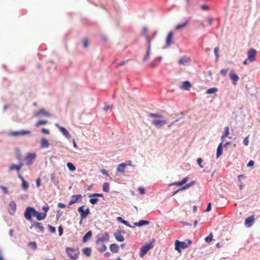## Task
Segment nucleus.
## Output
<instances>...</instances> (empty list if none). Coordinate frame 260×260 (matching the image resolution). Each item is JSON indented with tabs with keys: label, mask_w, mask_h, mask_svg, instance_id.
Returning a JSON list of instances; mask_svg holds the SVG:
<instances>
[{
	"label": "nucleus",
	"mask_w": 260,
	"mask_h": 260,
	"mask_svg": "<svg viewBox=\"0 0 260 260\" xmlns=\"http://www.w3.org/2000/svg\"><path fill=\"white\" fill-rule=\"evenodd\" d=\"M66 252L72 260H76L78 258L80 253L78 248H73L69 247L66 248Z\"/></svg>",
	"instance_id": "nucleus-1"
},
{
	"label": "nucleus",
	"mask_w": 260,
	"mask_h": 260,
	"mask_svg": "<svg viewBox=\"0 0 260 260\" xmlns=\"http://www.w3.org/2000/svg\"><path fill=\"white\" fill-rule=\"evenodd\" d=\"M36 212V210L34 207H27L24 211V216L26 220L30 222H33L32 217H35Z\"/></svg>",
	"instance_id": "nucleus-2"
},
{
	"label": "nucleus",
	"mask_w": 260,
	"mask_h": 260,
	"mask_svg": "<svg viewBox=\"0 0 260 260\" xmlns=\"http://www.w3.org/2000/svg\"><path fill=\"white\" fill-rule=\"evenodd\" d=\"M153 247V245L152 242H150L144 244L140 249L139 256L141 258L143 257L147 253V252Z\"/></svg>",
	"instance_id": "nucleus-3"
},
{
	"label": "nucleus",
	"mask_w": 260,
	"mask_h": 260,
	"mask_svg": "<svg viewBox=\"0 0 260 260\" xmlns=\"http://www.w3.org/2000/svg\"><path fill=\"white\" fill-rule=\"evenodd\" d=\"M37 155L35 153H28L26 156L24 158V160L26 161V165L27 166H31L35 158H36Z\"/></svg>",
	"instance_id": "nucleus-4"
},
{
	"label": "nucleus",
	"mask_w": 260,
	"mask_h": 260,
	"mask_svg": "<svg viewBox=\"0 0 260 260\" xmlns=\"http://www.w3.org/2000/svg\"><path fill=\"white\" fill-rule=\"evenodd\" d=\"M188 247V244L185 242L176 240L175 242V249L176 250L180 252L181 249H184Z\"/></svg>",
	"instance_id": "nucleus-5"
},
{
	"label": "nucleus",
	"mask_w": 260,
	"mask_h": 260,
	"mask_svg": "<svg viewBox=\"0 0 260 260\" xmlns=\"http://www.w3.org/2000/svg\"><path fill=\"white\" fill-rule=\"evenodd\" d=\"M96 244H98L99 242H107L109 240V235L108 233L105 232L104 234H99L96 236Z\"/></svg>",
	"instance_id": "nucleus-6"
},
{
	"label": "nucleus",
	"mask_w": 260,
	"mask_h": 260,
	"mask_svg": "<svg viewBox=\"0 0 260 260\" xmlns=\"http://www.w3.org/2000/svg\"><path fill=\"white\" fill-rule=\"evenodd\" d=\"M31 225L29 226V229L30 230H32L34 228H36L39 230V231H37L38 232L44 233L45 229L41 222H35L33 221V222H31Z\"/></svg>",
	"instance_id": "nucleus-7"
},
{
	"label": "nucleus",
	"mask_w": 260,
	"mask_h": 260,
	"mask_svg": "<svg viewBox=\"0 0 260 260\" xmlns=\"http://www.w3.org/2000/svg\"><path fill=\"white\" fill-rule=\"evenodd\" d=\"M78 212L80 214L81 220L85 218L90 214L89 209L87 208L85 210H84V206L79 207L78 209Z\"/></svg>",
	"instance_id": "nucleus-8"
},
{
	"label": "nucleus",
	"mask_w": 260,
	"mask_h": 260,
	"mask_svg": "<svg viewBox=\"0 0 260 260\" xmlns=\"http://www.w3.org/2000/svg\"><path fill=\"white\" fill-rule=\"evenodd\" d=\"M34 116L35 117L44 116L50 117L52 116V115L49 112L46 111L44 108H41L34 113Z\"/></svg>",
	"instance_id": "nucleus-9"
},
{
	"label": "nucleus",
	"mask_w": 260,
	"mask_h": 260,
	"mask_svg": "<svg viewBox=\"0 0 260 260\" xmlns=\"http://www.w3.org/2000/svg\"><path fill=\"white\" fill-rule=\"evenodd\" d=\"M31 133V132L29 130H25L22 129L18 131H14L11 132L9 133V135L11 136H23L25 135H28Z\"/></svg>",
	"instance_id": "nucleus-10"
},
{
	"label": "nucleus",
	"mask_w": 260,
	"mask_h": 260,
	"mask_svg": "<svg viewBox=\"0 0 260 260\" xmlns=\"http://www.w3.org/2000/svg\"><path fill=\"white\" fill-rule=\"evenodd\" d=\"M55 126L57 127L61 133L65 136V137L68 139H71V135L68 132V131L64 127L60 126L58 123H55Z\"/></svg>",
	"instance_id": "nucleus-11"
},
{
	"label": "nucleus",
	"mask_w": 260,
	"mask_h": 260,
	"mask_svg": "<svg viewBox=\"0 0 260 260\" xmlns=\"http://www.w3.org/2000/svg\"><path fill=\"white\" fill-rule=\"evenodd\" d=\"M8 211L11 215H14L16 211V204L14 201H11L8 205Z\"/></svg>",
	"instance_id": "nucleus-12"
},
{
	"label": "nucleus",
	"mask_w": 260,
	"mask_h": 260,
	"mask_svg": "<svg viewBox=\"0 0 260 260\" xmlns=\"http://www.w3.org/2000/svg\"><path fill=\"white\" fill-rule=\"evenodd\" d=\"M256 51L253 48H250L248 50L247 55L248 59L251 62H253L255 60Z\"/></svg>",
	"instance_id": "nucleus-13"
},
{
	"label": "nucleus",
	"mask_w": 260,
	"mask_h": 260,
	"mask_svg": "<svg viewBox=\"0 0 260 260\" xmlns=\"http://www.w3.org/2000/svg\"><path fill=\"white\" fill-rule=\"evenodd\" d=\"M152 124L154 125L156 127L160 128L162 125L166 124L167 121L162 119H153L151 121Z\"/></svg>",
	"instance_id": "nucleus-14"
},
{
	"label": "nucleus",
	"mask_w": 260,
	"mask_h": 260,
	"mask_svg": "<svg viewBox=\"0 0 260 260\" xmlns=\"http://www.w3.org/2000/svg\"><path fill=\"white\" fill-rule=\"evenodd\" d=\"M254 220V215L250 216L245 219L244 224L247 228L251 227L253 223Z\"/></svg>",
	"instance_id": "nucleus-15"
},
{
	"label": "nucleus",
	"mask_w": 260,
	"mask_h": 260,
	"mask_svg": "<svg viewBox=\"0 0 260 260\" xmlns=\"http://www.w3.org/2000/svg\"><path fill=\"white\" fill-rule=\"evenodd\" d=\"M121 233L125 234L124 231H120L114 233V236L116 240L119 242H122L124 241V237L121 235Z\"/></svg>",
	"instance_id": "nucleus-16"
},
{
	"label": "nucleus",
	"mask_w": 260,
	"mask_h": 260,
	"mask_svg": "<svg viewBox=\"0 0 260 260\" xmlns=\"http://www.w3.org/2000/svg\"><path fill=\"white\" fill-rule=\"evenodd\" d=\"M229 76L232 80V83L235 85H237V81L239 79L238 75L235 73L233 71H232L229 74Z\"/></svg>",
	"instance_id": "nucleus-17"
},
{
	"label": "nucleus",
	"mask_w": 260,
	"mask_h": 260,
	"mask_svg": "<svg viewBox=\"0 0 260 260\" xmlns=\"http://www.w3.org/2000/svg\"><path fill=\"white\" fill-rule=\"evenodd\" d=\"M127 166V164L125 163H121L119 164L116 168V172L124 175L125 174L124 169Z\"/></svg>",
	"instance_id": "nucleus-18"
},
{
	"label": "nucleus",
	"mask_w": 260,
	"mask_h": 260,
	"mask_svg": "<svg viewBox=\"0 0 260 260\" xmlns=\"http://www.w3.org/2000/svg\"><path fill=\"white\" fill-rule=\"evenodd\" d=\"M82 197L81 194H76V195H72L71 197L70 201L69 202V206H68L69 207V206L73 204H75L77 203L79 199H80Z\"/></svg>",
	"instance_id": "nucleus-19"
},
{
	"label": "nucleus",
	"mask_w": 260,
	"mask_h": 260,
	"mask_svg": "<svg viewBox=\"0 0 260 260\" xmlns=\"http://www.w3.org/2000/svg\"><path fill=\"white\" fill-rule=\"evenodd\" d=\"M49 146V143L45 138H42L40 141V147L41 148H47Z\"/></svg>",
	"instance_id": "nucleus-20"
},
{
	"label": "nucleus",
	"mask_w": 260,
	"mask_h": 260,
	"mask_svg": "<svg viewBox=\"0 0 260 260\" xmlns=\"http://www.w3.org/2000/svg\"><path fill=\"white\" fill-rule=\"evenodd\" d=\"M191 61L190 58L186 56L181 57L179 60V63L181 65L185 66Z\"/></svg>",
	"instance_id": "nucleus-21"
},
{
	"label": "nucleus",
	"mask_w": 260,
	"mask_h": 260,
	"mask_svg": "<svg viewBox=\"0 0 260 260\" xmlns=\"http://www.w3.org/2000/svg\"><path fill=\"white\" fill-rule=\"evenodd\" d=\"M173 37V32L171 31H170L167 37L166 45L167 46H169L172 44V40Z\"/></svg>",
	"instance_id": "nucleus-22"
},
{
	"label": "nucleus",
	"mask_w": 260,
	"mask_h": 260,
	"mask_svg": "<svg viewBox=\"0 0 260 260\" xmlns=\"http://www.w3.org/2000/svg\"><path fill=\"white\" fill-rule=\"evenodd\" d=\"M92 232L91 231H88L83 237L82 242L86 243L92 237Z\"/></svg>",
	"instance_id": "nucleus-23"
},
{
	"label": "nucleus",
	"mask_w": 260,
	"mask_h": 260,
	"mask_svg": "<svg viewBox=\"0 0 260 260\" xmlns=\"http://www.w3.org/2000/svg\"><path fill=\"white\" fill-rule=\"evenodd\" d=\"M161 60L162 57L161 56H158L155 58L153 61L150 62L149 66L152 68H155L157 64L159 63Z\"/></svg>",
	"instance_id": "nucleus-24"
},
{
	"label": "nucleus",
	"mask_w": 260,
	"mask_h": 260,
	"mask_svg": "<svg viewBox=\"0 0 260 260\" xmlns=\"http://www.w3.org/2000/svg\"><path fill=\"white\" fill-rule=\"evenodd\" d=\"M46 216L47 215L46 213L40 212L36 210L35 217H36L37 219L40 221L45 219Z\"/></svg>",
	"instance_id": "nucleus-25"
},
{
	"label": "nucleus",
	"mask_w": 260,
	"mask_h": 260,
	"mask_svg": "<svg viewBox=\"0 0 260 260\" xmlns=\"http://www.w3.org/2000/svg\"><path fill=\"white\" fill-rule=\"evenodd\" d=\"M150 222L148 220H140L138 222H136L134 223V225L137 226H142L144 225H147L149 224Z\"/></svg>",
	"instance_id": "nucleus-26"
},
{
	"label": "nucleus",
	"mask_w": 260,
	"mask_h": 260,
	"mask_svg": "<svg viewBox=\"0 0 260 260\" xmlns=\"http://www.w3.org/2000/svg\"><path fill=\"white\" fill-rule=\"evenodd\" d=\"M117 220L121 223H122V224H124L125 225L127 226H128L129 228H134V226L131 225L129 223L123 219L120 216H118L117 217Z\"/></svg>",
	"instance_id": "nucleus-27"
},
{
	"label": "nucleus",
	"mask_w": 260,
	"mask_h": 260,
	"mask_svg": "<svg viewBox=\"0 0 260 260\" xmlns=\"http://www.w3.org/2000/svg\"><path fill=\"white\" fill-rule=\"evenodd\" d=\"M191 83L189 81H183L182 82V88L185 89V90H188L191 87Z\"/></svg>",
	"instance_id": "nucleus-28"
},
{
	"label": "nucleus",
	"mask_w": 260,
	"mask_h": 260,
	"mask_svg": "<svg viewBox=\"0 0 260 260\" xmlns=\"http://www.w3.org/2000/svg\"><path fill=\"white\" fill-rule=\"evenodd\" d=\"M110 249L113 253H117L118 252L119 247L115 243L111 244L110 245Z\"/></svg>",
	"instance_id": "nucleus-29"
},
{
	"label": "nucleus",
	"mask_w": 260,
	"mask_h": 260,
	"mask_svg": "<svg viewBox=\"0 0 260 260\" xmlns=\"http://www.w3.org/2000/svg\"><path fill=\"white\" fill-rule=\"evenodd\" d=\"M83 253L86 256H89L91 253V249L89 247H86L83 249Z\"/></svg>",
	"instance_id": "nucleus-30"
},
{
	"label": "nucleus",
	"mask_w": 260,
	"mask_h": 260,
	"mask_svg": "<svg viewBox=\"0 0 260 260\" xmlns=\"http://www.w3.org/2000/svg\"><path fill=\"white\" fill-rule=\"evenodd\" d=\"M151 49L147 48L146 54L143 59V61H147L149 58L150 55Z\"/></svg>",
	"instance_id": "nucleus-31"
},
{
	"label": "nucleus",
	"mask_w": 260,
	"mask_h": 260,
	"mask_svg": "<svg viewBox=\"0 0 260 260\" xmlns=\"http://www.w3.org/2000/svg\"><path fill=\"white\" fill-rule=\"evenodd\" d=\"M67 167L68 168V169L71 171H74L76 170V167L74 166V165L70 162H67Z\"/></svg>",
	"instance_id": "nucleus-32"
},
{
	"label": "nucleus",
	"mask_w": 260,
	"mask_h": 260,
	"mask_svg": "<svg viewBox=\"0 0 260 260\" xmlns=\"http://www.w3.org/2000/svg\"><path fill=\"white\" fill-rule=\"evenodd\" d=\"M148 116L150 117H152V118H161V117H162V115L161 114H159V113H149L148 114Z\"/></svg>",
	"instance_id": "nucleus-33"
},
{
	"label": "nucleus",
	"mask_w": 260,
	"mask_h": 260,
	"mask_svg": "<svg viewBox=\"0 0 260 260\" xmlns=\"http://www.w3.org/2000/svg\"><path fill=\"white\" fill-rule=\"evenodd\" d=\"M110 184L108 182H105L103 185V190L104 192H108L109 191Z\"/></svg>",
	"instance_id": "nucleus-34"
},
{
	"label": "nucleus",
	"mask_w": 260,
	"mask_h": 260,
	"mask_svg": "<svg viewBox=\"0 0 260 260\" xmlns=\"http://www.w3.org/2000/svg\"><path fill=\"white\" fill-rule=\"evenodd\" d=\"M89 197L90 198V199H89V202L92 205H94V204H96L99 201V199L97 197Z\"/></svg>",
	"instance_id": "nucleus-35"
},
{
	"label": "nucleus",
	"mask_w": 260,
	"mask_h": 260,
	"mask_svg": "<svg viewBox=\"0 0 260 260\" xmlns=\"http://www.w3.org/2000/svg\"><path fill=\"white\" fill-rule=\"evenodd\" d=\"M218 91V89L216 87L210 88L207 90L206 93L207 94H213L215 93Z\"/></svg>",
	"instance_id": "nucleus-36"
},
{
	"label": "nucleus",
	"mask_w": 260,
	"mask_h": 260,
	"mask_svg": "<svg viewBox=\"0 0 260 260\" xmlns=\"http://www.w3.org/2000/svg\"><path fill=\"white\" fill-rule=\"evenodd\" d=\"M29 187V183L25 180L22 182V188L23 190H26Z\"/></svg>",
	"instance_id": "nucleus-37"
},
{
	"label": "nucleus",
	"mask_w": 260,
	"mask_h": 260,
	"mask_svg": "<svg viewBox=\"0 0 260 260\" xmlns=\"http://www.w3.org/2000/svg\"><path fill=\"white\" fill-rule=\"evenodd\" d=\"M27 246L33 250H36L37 248L36 242H30L27 244Z\"/></svg>",
	"instance_id": "nucleus-38"
},
{
	"label": "nucleus",
	"mask_w": 260,
	"mask_h": 260,
	"mask_svg": "<svg viewBox=\"0 0 260 260\" xmlns=\"http://www.w3.org/2000/svg\"><path fill=\"white\" fill-rule=\"evenodd\" d=\"M47 122L48 121L46 120H40L36 123L35 126L38 127L40 125H45L47 124Z\"/></svg>",
	"instance_id": "nucleus-39"
},
{
	"label": "nucleus",
	"mask_w": 260,
	"mask_h": 260,
	"mask_svg": "<svg viewBox=\"0 0 260 260\" xmlns=\"http://www.w3.org/2000/svg\"><path fill=\"white\" fill-rule=\"evenodd\" d=\"M9 171L16 170L18 173L20 171L17 165L12 164L9 167Z\"/></svg>",
	"instance_id": "nucleus-40"
},
{
	"label": "nucleus",
	"mask_w": 260,
	"mask_h": 260,
	"mask_svg": "<svg viewBox=\"0 0 260 260\" xmlns=\"http://www.w3.org/2000/svg\"><path fill=\"white\" fill-rule=\"evenodd\" d=\"M195 183H196L195 181H192L191 182H189V183H187L185 185H184L183 186H182L181 187V189H187V188H189L190 187H191V186L193 185Z\"/></svg>",
	"instance_id": "nucleus-41"
},
{
	"label": "nucleus",
	"mask_w": 260,
	"mask_h": 260,
	"mask_svg": "<svg viewBox=\"0 0 260 260\" xmlns=\"http://www.w3.org/2000/svg\"><path fill=\"white\" fill-rule=\"evenodd\" d=\"M188 23V21H185V22L181 23V24H178L176 26V29H180L184 27Z\"/></svg>",
	"instance_id": "nucleus-42"
},
{
	"label": "nucleus",
	"mask_w": 260,
	"mask_h": 260,
	"mask_svg": "<svg viewBox=\"0 0 260 260\" xmlns=\"http://www.w3.org/2000/svg\"><path fill=\"white\" fill-rule=\"evenodd\" d=\"M214 53L216 56V61H217L219 57V49L218 47H215L214 49Z\"/></svg>",
	"instance_id": "nucleus-43"
},
{
	"label": "nucleus",
	"mask_w": 260,
	"mask_h": 260,
	"mask_svg": "<svg viewBox=\"0 0 260 260\" xmlns=\"http://www.w3.org/2000/svg\"><path fill=\"white\" fill-rule=\"evenodd\" d=\"M223 152V149L217 147V151H216V157L218 158L220 157Z\"/></svg>",
	"instance_id": "nucleus-44"
},
{
	"label": "nucleus",
	"mask_w": 260,
	"mask_h": 260,
	"mask_svg": "<svg viewBox=\"0 0 260 260\" xmlns=\"http://www.w3.org/2000/svg\"><path fill=\"white\" fill-rule=\"evenodd\" d=\"M213 240V235L210 233L207 237L205 239L206 242L209 243Z\"/></svg>",
	"instance_id": "nucleus-45"
},
{
	"label": "nucleus",
	"mask_w": 260,
	"mask_h": 260,
	"mask_svg": "<svg viewBox=\"0 0 260 260\" xmlns=\"http://www.w3.org/2000/svg\"><path fill=\"white\" fill-rule=\"evenodd\" d=\"M88 197H103V194L101 193H94L89 194Z\"/></svg>",
	"instance_id": "nucleus-46"
},
{
	"label": "nucleus",
	"mask_w": 260,
	"mask_h": 260,
	"mask_svg": "<svg viewBox=\"0 0 260 260\" xmlns=\"http://www.w3.org/2000/svg\"><path fill=\"white\" fill-rule=\"evenodd\" d=\"M145 38L146 39L147 43V48L151 49V39L149 38V36H147V37Z\"/></svg>",
	"instance_id": "nucleus-47"
},
{
	"label": "nucleus",
	"mask_w": 260,
	"mask_h": 260,
	"mask_svg": "<svg viewBox=\"0 0 260 260\" xmlns=\"http://www.w3.org/2000/svg\"><path fill=\"white\" fill-rule=\"evenodd\" d=\"M48 229H49L50 233H54L55 232L56 229L55 227H54L50 224H48Z\"/></svg>",
	"instance_id": "nucleus-48"
},
{
	"label": "nucleus",
	"mask_w": 260,
	"mask_h": 260,
	"mask_svg": "<svg viewBox=\"0 0 260 260\" xmlns=\"http://www.w3.org/2000/svg\"><path fill=\"white\" fill-rule=\"evenodd\" d=\"M224 136L228 137L229 135V126H226L224 127V131L223 134H222Z\"/></svg>",
	"instance_id": "nucleus-49"
},
{
	"label": "nucleus",
	"mask_w": 260,
	"mask_h": 260,
	"mask_svg": "<svg viewBox=\"0 0 260 260\" xmlns=\"http://www.w3.org/2000/svg\"><path fill=\"white\" fill-rule=\"evenodd\" d=\"M107 249V247L105 244H103L101 248H98V250L101 252L105 251Z\"/></svg>",
	"instance_id": "nucleus-50"
},
{
	"label": "nucleus",
	"mask_w": 260,
	"mask_h": 260,
	"mask_svg": "<svg viewBox=\"0 0 260 260\" xmlns=\"http://www.w3.org/2000/svg\"><path fill=\"white\" fill-rule=\"evenodd\" d=\"M170 186H173V185H178V186H182V184L181 183V181H177V182H174L171 183H170L169 185Z\"/></svg>",
	"instance_id": "nucleus-51"
},
{
	"label": "nucleus",
	"mask_w": 260,
	"mask_h": 260,
	"mask_svg": "<svg viewBox=\"0 0 260 260\" xmlns=\"http://www.w3.org/2000/svg\"><path fill=\"white\" fill-rule=\"evenodd\" d=\"M0 188L3 190L4 194H7L8 193V189L6 186L0 185Z\"/></svg>",
	"instance_id": "nucleus-52"
},
{
	"label": "nucleus",
	"mask_w": 260,
	"mask_h": 260,
	"mask_svg": "<svg viewBox=\"0 0 260 260\" xmlns=\"http://www.w3.org/2000/svg\"><path fill=\"white\" fill-rule=\"evenodd\" d=\"M197 163L198 164V165L200 166V167L203 168L204 167V166L202 165V163L203 162V159L202 158H198L197 159Z\"/></svg>",
	"instance_id": "nucleus-53"
},
{
	"label": "nucleus",
	"mask_w": 260,
	"mask_h": 260,
	"mask_svg": "<svg viewBox=\"0 0 260 260\" xmlns=\"http://www.w3.org/2000/svg\"><path fill=\"white\" fill-rule=\"evenodd\" d=\"M243 144L245 146H248V144H249V140H248V137H245L243 141Z\"/></svg>",
	"instance_id": "nucleus-54"
},
{
	"label": "nucleus",
	"mask_w": 260,
	"mask_h": 260,
	"mask_svg": "<svg viewBox=\"0 0 260 260\" xmlns=\"http://www.w3.org/2000/svg\"><path fill=\"white\" fill-rule=\"evenodd\" d=\"M147 28L146 27H144L143 28V30H142V34L146 38L147 36H148L147 34Z\"/></svg>",
	"instance_id": "nucleus-55"
},
{
	"label": "nucleus",
	"mask_w": 260,
	"mask_h": 260,
	"mask_svg": "<svg viewBox=\"0 0 260 260\" xmlns=\"http://www.w3.org/2000/svg\"><path fill=\"white\" fill-rule=\"evenodd\" d=\"M228 71V69H223L220 70V73L223 76H225Z\"/></svg>",
	"instance_id": "nucleus-56"
},
{
	"label": "nucleus",
	"mask_w": 260,
	"mask_h": 260,
	"mask_svg": "<svg viewBox=\"0 0 260 260\" xmlns=\"http://www.w3.org/2000/svg\"><path fill=\"white\" fill-rule=\"evenodd\" d=\"M58 232H59V235L60 236L63 234V228L62 226L59 225L58 228Z\"/></svg>",
	"instance_id": "nucleus-57"
},
{
	"label": "nucleus",
	"mask_w": 260,
	"mask_h": 260,
	"mask_svg": "<svg viewBox=\"0 0 260 260\" xmlns=\"http://www.w3.org/2000/svg\"><path fill=\"white\" fill-rule=\"evenodd\" d=\"M201 8L204 11H207L209 9V7L207 5H202L201 6Z\"/></svg>",
	"instance_id": "nucleus-58"
},
{
	"label": "nucleus",
	"mask_w": 260,
	"mask_h": 260,
	"mask_svg": "<svg viewBox=\"0 0 260 260\" xmlns=\"http://www.w3.org/2000/svg\"><path fill=\"white\" fill-rule=\"evenodd\" d=\"M254 165V161L253 160H250L248 164H247V167H253Z\"/></svg>",
	"instance_id": "nucleus-59"
},
{
	"label": "nucleus",
	"mask_w": 260,
	"mask_h": 260,
	"mask_svg": "<svg viewBox=\"0 0 260 260\" xmlns=\"http://www.w3.org/2000/svg\"><path fill=\"white\" fill-rule=\"evenodd\" d=\"M49 207L48 206L46 205L42 207V210L44 211V213H46L49 210Z\"/></svg>",
	"instance_id": "nucleus-60"
},
{
	"label": "nucleus",
	"mask_w": 260,
	"mask_h": 260,
	"mask_svg": "<svg viewBox=\"0 0 260 260\" xmlns=\"http://www.w3.org/2000/svg\"><path fill=\"white\" fill-rule=\"evenodd\" d=\"M211 206H212L211 203H209L208 204L207 208L206 209V212H208L211 211Z\"/></svg>",
	"instance_id": "nucleus-61"
},
{
	"label": "nucleus",
	"mask_w": 260,
	"mask_h": 260,
	"mask_svg": "<svg viewBox=\"0 0 260 260\" xmlns=\"http://www.w3.org/2000/svg\"><path fill=\"white\" fill-rule=\"evenodd\" d=\"M87 44H88V40L87 39H84L83 41V47L84 48L87 47Z\"/></svg>",
	"instance_id": "nucleus-62"
},
{
	"label": "nucleus",
	"mask_w": 260,
	"mask_h": 260,
	"mask_svg": "<svg viewBox=\"0 0 260 260\" xmlns=\"http://www.w3.org/2000/svg\"><path fill=\"white\" fill-rule=\"evenodd\" d=\"M139 192L141 194H143L145 193V189L143 187L139 188Z\"/></svg>",
	"instance_id": "nucleus-63"
},
{
	"label": "nucleus",
	"mask_w": 260,
	"mask_h": 260,
	"mask_svg": "<svg viewBox=\"0 0 260 260\" xmlns=\"http://www.w3.org/2000/svg\"><path fill=\"white\" fill-rule=\"evenodd\" d=\"M41 132L43 134H49V129H46L45 128H42L41 129Z\"/></svg>",
	"instance_id": "nucleus-64"
}]
</instances>
